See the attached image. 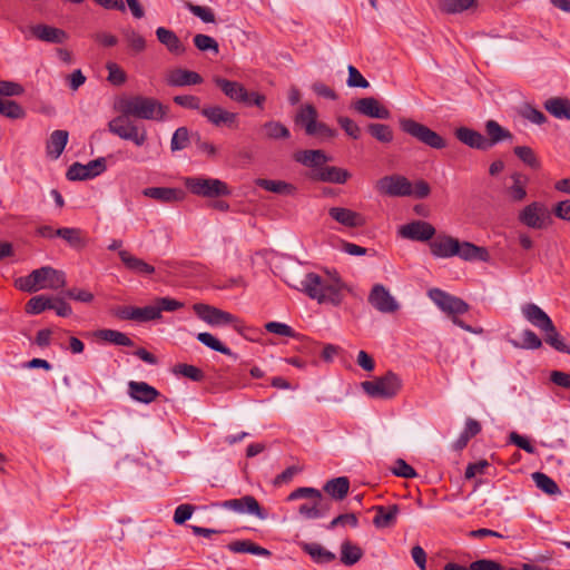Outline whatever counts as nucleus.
I'll use <instances>...</instances> for the list:
<instances>
[{"label": "nucleus", "instance_id": "1", "mask_svg": "<svg viewBox=\"0 0 570 570\" xmlns=\"http://www.w3.org/2000/svg\"><path fill=\"white\" fill-rule=\"evenodd\" d=\"M295 287L320 304L330 303L337 306L343 301L344 285L338 277L324 278L316 273H307L299 286Z\"/></svg>", "mask_w": 570, "mask_h": 570}, {"label": "nucleus", "instance_id": "2", "mask_svg": "<svg viewBox=\"0 0 570 570\" xmlns=\"http://www.w3.org/2000/svg\"><path fill=\"white\" fill-rule=\"evenodd\" d=\"M16 287L22 292L35 293L40 289L58 291L67 284L65 272L51 266H42L33 269L29 275L19 277L14 282Z\"/></svg>", "mask_w": 570, "mask_h": 570}, {"label": "nucleus", "instance_id": "3", "mask_svg": "<svg viewBox=\"0 0 570 570\" xmlns=\"http://www.w3.org/2000/svg\"><path fill=\"white\" fill-rule=\"evenodd\" d=\"M120 112L130 114L131 117L145 120H164L167 107L158 100L144 96H134L122 99L119 105Z\"/></svg>", "mask_w": 570, "mask_h": 570}, {"label": "nucleus", "instance_id": "4", "mask_svg": "<svg viewBox=\"0 0 570 570\" xmlns=\"http://www.w3.org/2000/svg\"><path fill=\"white\" fill-rule=\"evenodd\" d=\"M361 386L368 396L387 400L400 392L402 380L397 374L389 371L383 376L362 382Z\"/></svg>", "mask_w": 570, "mask_h": 570}, {"label": "nucleus", "instance_id": "5", "mask_svg": "<svg viewBox=\"0 0 570 570\" xmlns=\"http://www.w3.org/2000/svg\"><path fill=\"white\" fill-rule=\"evenodd\" d=\"M131 115L121 112L108 122V130L121 139L130 140L136 146L145 145L147 140L146 129L139 127L130 120Z\"/></svg>", "mask_w": 570, "mask_h": 570}, {"label": "nucleus", "instance_id": "6", "mask_svg": "<svg viewBox=\"0 0 570 570\" xmlns=\"http://www.w3.org/2000/svg\"><path fill=\"white\" fill-rule=\"evenodd\" d=\"M193 309L202 321L206 322L207 324H209L212 326L233 324L234 328L239 334L244 333V330H245L244 324H242L238 321V318L229 312L219 309L215 306L204 304V303L194 304Z\"/></svg>", "mask_w": 570, "mask_h": 570}, {"label": "nucleus", "instance_id": "7", "mask_svg": "<svg viewBox=\"0 0 570 570\" xmlns=\"http://www.w3.org/2000/svg\"><path fill=\"white\" fill-rule=\"evenodd\" d=\"M185 187L191 194L206 198L228 196L230 194L227 184L217 178L187 177L185 178Z\"/></svg>", "mask_w": 570, "mask_h": 570}, {"label": "nucleus", "instance_id": "8", "mask_svg": "<svg viewBox=\"0 0 570 570\" xmlns=\"http://www.w3.org/2000/svg\"><path fill=\"white\" fill-rule=\"evenodd\" d=\"M400 127L404 132L431 148L442 149L446 146L445 140L438 132L411 118H401Z\"/></svg>", "mask_w": 570, "mask_h": 570}, {"label": "nucleus", "instance_id": "9", "mask_svg": "<svg viewBox=\"0 0 570 570\" xmlns=\"http://www.w3.org/2000/svg\"><path fill=\"white\" fill-rule=\"evenodd\" d=\"M428 296L444 313L451 315L464 314L469 311V304L462 298L453 296L440 288H431Z\"/></svg>", "mask_w": 570, "mask_h": 570}, {"label": "nucleus", "instance_id": "10", "mask_svg": "<svg viewBox=\"0 0 570 570\" xmlns=\"http://www.w3.org/2000/svg\"><path fill=\"white\" fill-rule=\"evenodd\" d=\"M212 505L216 508L232 510L240 514L247 513L250 515H255L261 520H265L267 518L266 511L261 508L258 501L253 495H245L239 499L215 502Z\"/></svg>", "mask_w": 570, "mask_h": 570}, {"label": "nucleus", "instance_id": "11", "mask_svg": "<svg viewBox=\"0 0 570 570\" xmlns=\"http://www.w3.org/2000/svg\"><path fill=\"white\" fill-rule=\"evenodd\" d=\"M376 190L391 197H406L413 193L411 181L402 175H389L379 179Z\"/></svg>", "mask_w": 570, "mask_h": 570}, {"label": "nucleus", "instance_id": "12", "mask_svg": "<svg viewBox=\"0 0 570 570\" xmlns=\"http://www.w3.org/2000/svg\"><path fill=\"white\" fill-rule=\"evenodd\" d=\"M106 170V160L100 157L94 160H90L88 164L83 165L80 163H73L67 170L66 177L71 181L76 180H86L95 178L96 176L102 174Z\"/></svg>", "mask_w": 570, "mask_h": 570}, {"label": "nucleus", "instance_id": "13", "mask_svg": "<svg viewBox=\"0 0 570 570\" xmlns=\"http://www.w3.org/2000/svg\"><path fill=\"white\" fill-rule=\"evenodd\" d=\"M550 219V214L541 203L533 202L525 206L519 214V220L527 227L542 229Z\"/></svg>", "mask_w": 570, "mask_h": 570}, {"label": "nucleus", "instance_id": "14", "mask_svg": "<svg viewBox=\"0 0 570 570\" xmlns=\"http://www.w3.org/2000/svg\"><path fill=\"white\" fill-rule=\"evenodd\" d=\"M367 299L368 303L381 313H394L400 308V304L397 303V301L382 284H375L372 287Z\"/></svg>", "mask_w": 570, "mask_h": 570}, {"label": "nucleus", "instance_id": "15", "mask_svg": "<svg viewBox=\"0 0 570 570\" xmlns=\"http://www.w3.org/2000/svg\"><path fill=\"white\" fill-rule=\"evenodd\" d=\"M399 234L406 239L428 242L435 235V228L428 222L414 220L401 226Z\"/></svg>", "mask_w": 570, "mask_h": 570}, {"label": "nucleus", "instance_id": "16", "mask_svg": "<svg viewBox=\"0 0 570 570\" xmlns=\"http://www.w3.org/2000/svg\"><path fill=\"white\" fill-rule=\"evenodd\" d=\"M353 107L358 114L370 118L389 119L391 116L390 110L374 97L361 98L354 102Z\"/></svg>", "mask_w": 570, "mask_h": 570}, {"label": "nucleus", "instance_id": "17", "mask_svg": "<svg viewBox=\"0 0 570 570\" xmlns=\"http://www.w3.org/2000/svg\"><path fill=\"white\" fill-rule=\"evenodd\" d=\"M328 215L332 219L348 228L363 227L366 224L362 214L345 207H331Z\"/></svg>", "mask_w": 570, "mask_h": 570}, {"label": "nucleus", "instance_id": "18", "mask_svg": "<svg viewBox=\"0 0 570 570\" xmlns=\"http://www.w3.org/2000/svg\"><path fill=\"white\" fill-rule=\"evenodd\" d=\"M200 114L214 126L234 127L237 114L228 111L220 106H208L200 109Z\"/></svg>", "mask_w": 570, "mask_h": 570}, {"label": "nucleus", "instance_id": "19", "mask_svg": "<svg viewBox=\"0 0 570 570\" xmlns=\"http://www.w3.org/2000/svg\"><path fill=\"white\" fill-rule=\"evenodd\" d=\"M332 500L323 497H315L313 503H303L298 508L299 514L306 519H321L328 515L332 509Z\"/></svg>", "mask_w": 570, "mask_h": 570}, {"label": "nucleus", "instance_id": "20", "mask_svg": "<svg viewBox=\"0 0 570 570\" xmlns=\"http://www.w3.org/2000/svg\"><path fill=\"white\" fill-rule=\"evenodd\" d=\"M521 312L523 317L540 331L543 332L547 328H552L553 322L550 316L537 304L527 303L522 305Z\"/></svg>", "mask_w": 570, "mask_h": 570}, {"label": "nucleus", "instance_id": "21", "mask_svg": "<svg viewBox=\"0 0 570 570\" xmlns=\"http://www.w3.org/2000/svg\"><path fill=\"white\" fill-rule=\"evenodd\" d=\"M29 31L32 37L49 43H63L68 39V35L62 29L48 24L31 26Z\"/></svg>", "mask_w": 570, "mask_h": 570}, {"label": "nucleus", "instance_id": "22", "mask_svg": "<svg viewBox=\"0 0 570 570\" xmlns=\"http://www.w3.org/2000/svg\"><path fill=\"white\" fill-rule=\"evenodd\" d=\"M311 179L332 184H344L351 177V174L343 168L335 166H324L311 174Z\"/></svg>", "mask_w": 570, "mask_h": 570}, {"label": "nucleus", "instance_id": "23", "mask_svg": "<svg viewBox=\"0 0 570 570\" xmlns=\"http://www.w3.org/2000/svg\"><path fill=\"white\" fill-rule=\"evenodd\" d=\"M213 81L230 100L236 101L238 104L246 101L247 89L243 86V83L234 80H228L223 77H215Z\"/></svg>", "mask_w": 570, "mask_h": 570}, {"label": "nucleus", "instance_id": "24", "mask_svg": "<svg viewBox=\"0 0 570 570\" xmlns=\"http://www.w3.org/2000/svg\"><path fill=\"white\" fill-rule=\"evenodd\" d=\"M430 249L435 257H454L458 249V239L449 235H439L431 240Z\"/></svg>", "mask_w": 570, "mask_h": 570}, {"label": "nucleus", "instance_id": "25", "mask_svg": "<svg viewBox=\"0 0 570 570\" xmlns=\"http://www.w3.org/2000/svg\"><path fill=\"white\" fill-rule=\"evenodd\" d=\"M128 394L137 402L149 404L154 402L160 393L146 382L130 381L128 383Z\"/></svg>", "mask_w": 570, "mask_h": 570}, {"label": "nucleus", "instance_id": "26", "mask_svg": "<svg viewBox=\"0 0 570 570\" xmlns=\"http://www.w3.org/2000/svg\"><path fill=\"white\" fill-rule=\"evenodd\" d=\"M455 137L464 145L480 149V150H487L490 148V144L488 142V138H485L481 132L468 128V127H460L455 130Z\"/></svg>", "mask_w": 570, "mask_h": 570}, {"label": "nucleus", "instance_id": "27", "mask_svg": "<svg viewBox=\"0 0 570 570\" xmlns=\"http://www.w3.org/2000/svg\"><path fill=\"white\" fill-rule=\"evenodd\" d=\"M376 512L373 524L377 529L391 528L396 523L397 514L400 512V508L397 504H392L389 507L384 505H374L372 508Z\"/></svg>", "mask_w": 570, "mask_h": 570}, {"label": "nucleus", "instance_id": "28", "mask_svg": "<svg viewBox=\"0 0 570 570\" xmlns=\"http://www.w3.org/2000/svg\"><path fill=\"white\" fill-rule=\"evenodd\" d=\"M455 256L460 257L463 261H480L488 262L490 256L484 247H480L470 242H460L458 239V249L455 252Z\"/></svg>", "mask_w": 570, "mask_h": 570}, {"label": "nucleus", "instance_id": "29", "mask_svg": "<svg viewBox=\"0 0 570 570\" xmlns=\"http://www.w3.org/2000/svg\"><path fill=\"white\" fill-rule=\"evenodd\" d=\"M156 37L157 40L164 45L170 53L176 56L185 53L186 47L174 31L165 27H158L156 29Z\"/></svg>", "mask_w": 570, "mask_h": 570}, {"label": "nucleus", "instance_id": "30", "mask_svg": "<svg viewBox=\"0 0 570 570\" xmlns=\"http://www.w3.org/2000/svg\"><path fill=\"white\" fill-rule=\"evenodd\" d=\"M294 159L306 167L313 168L314 170L324 167V165L330 160L326 154L321 149L298 151L294 155Z\"/></svg>", "mask_w": 570, "mask_h": 570}, {"label": "nucleus", "instance_id": "31", "mask_svg": "<svg viewBox=\"0 0 570 570\" xmlns=\"http://www.w3.org/2000/svg\"><path fill=\"white\" fill-rule=\"evenodd\" d=\"M142 195L160 203H175L184 197L183 190L170 187H148L142 190Z\"/></svg>", "mask_w": 570, "mask_h": 570}, {"label": "nucleus", "instance_id": "32", "mask_svg": "<svg viewBox=\"0 0 570 570\" xmlns=\"http://www.w3.org/2000/svg\"><path fill=\"white\" fill-rule=\"evenodd\" d=\"M69 139L67 130L57 129L52 131L46 144L47 156L51 159H58L63 153Z\"/></svg>", "mask_w": 570, "mask_h": 570}, {"label": "nucleus", "instance_id": "33", "mask_svg": "<svg viewBox=\"0 0 570 570\" xmlns=\"http://www.w3.org/2000/svg\"><path fill=\"white\" fill-rule=\"evenodd\" d=\"M169 86L184 87L190 85H199L203 82V78L199 73L186 69H174L170 71L167 78Z\"/></svg>", "mask_w": 570, "mask_h": 570}, {"label": "nucleus", "instance_id": "34", "mask_svg": "<svg viewBox=\"0 0 570 570\" xmlns=\"http://www.w3.org/2000/svg\"><path fill=\"white\" fill-rule=\"evenodd\" d=\"M302 550L307 553L311 559L316 563H331L336 559L335 553L325 549L323 546L316 542H299Z\"/></svg>", "mask_w": 570, "mask_h": 570}, {"label": "nucleus", "instance_id": "35", "mask_svg": "<svg viewBox=\"0 0 570 570\" xmlns=\"http://www.w3.org/2000/svg\"><path fill=\"white\" fill-rule=\"evenodd\" d=\"M121 262L124 265L138 274H145V275H151L155 273V267L150 264L146 263L145 261L131 255L129 252L122 249L118 253Z\"/></svg>", "mask_w": 570, "mask_h": 570}, {"label": "nucleus", "instance_id": "36", "mask_svg": "<svg viewBox=\"0 0 570 570\" xmlns=\"http://www.w3.org/2000/svg\"><path fill=\"white\" fill-rule=\"evenodd\" d=\"M228 550L234 553H252L255 556L269 557L271 551L252 542L250 540H237L227 546Z\"/></svg>", "mask_w": 570, "mask_h": 570}, {"label": "nucleus", "instance_id": "37", "mask_svg": "<svg viewBox=\"0 0 570 570\" xmlns=\"http://www.w3.org/2000/svg\"><path fill=\"white\" fill-rule=\"evenodd\" d=\"M256 185L267 191L275 194L294 195L296 193V187L294 185L283 180L259 178L256 180Z\"/></svg>", "mask_w": 570, "mask_h": 570}, {"label": "nucleus", "instance_id": "38", "mask_svg": "<svg viewBox=\"0 0 570 570\" xmlns=\"http://www.w3.org/2000/svg\"><path fill=\"white\" fill-rule=\"evenodd\" d=\"M350 489V481L346 476H338L327 481L324 485V491L335 500H343Z\"/></svg>", "mask_w": 570, "mask_h": 570}, {"label": "nucleus", "instance_id": "39", "mask_svg": "<svg viewBox=\"0 0 570 570\" xmlns=\"http://www.w3.org/2000/svg\"><path fill=\"white\" fill-rule=\"evenodd\" d=\"M95 336L99 340L106 341L108 343L119 345V346H132L134 342L130 337H128L125 333L119 332L117 330H98L95 332Z\"/></svg>", "mask_w": 570, "mask_h": 570}, {"label": "nucleus", "instance_id": "40", "mask_svg": "<svg viewBox=\"0 0 570 570\" xmlns=\"http://www.w3.org/2000/svg\"><path fill=\"white\" fill-rule=\"evenodd\" d=\"M544 108L558 119L570 120V100L551 98L544 102Z\"/></svg>", "mask_w": 570, "mask_h": 570}, {"label": "nucleus", "instance_id": "41", "mask_svg": "<svg viewBox=\"0 0 570 570\" xmlns=\"http://www.w3.org/2000/svg\"><path fill=\"white\" fill-rule=\"evenodd\" d=\"M317 110L313 105H305L298 111L295 121L305 128L306 134H312L315 122L317 121Z\"/></svg>", "mask_w": 570, "mask_h": 570}, {"label": "nucleus", "instance_id": "42", "mask_svg": "<svg viewBox=\"0 0 570 570\" xmlns=\"http://www.w3.org/2000/svg\"><path fill=\"white\" fill-rule=\"evenodd\" d=\"M56 234L73 248H81L86 245L82 230L79 228L61 227L56 230Z\"/></svg>", "mask_w": 570, "mask_h": 570}, {"label": "nucleus", "instance_id": "43", "mask_svg": "<svg viewBox=\"0 0 570 570\" xmlns=\"http://www.w3.org/2000/svg\"><path fill=\"white\" fill-rule=\"evenodd\" d=\"M485 131L489 136L488 142L490 144V147L502 140L512 138V134L500 126L495 120H488L485 122Z\"/></svg>", "mask_w": 570, "mask_h": 570}, {"label": "nucleus", "instance_id": "44", "mask_svg": "<svg viewBox=\"0 0 570 570\" xmlns=\"http://www.w3.org/2000/svg\"><path fill=\"white\" fill-rule=\"evenodd\" d=\"M363 556L362 549L346 540L341 544V562L345 566H353L360 561Z\"/></svg>", "mask_w": 570, "mask_h": 570}, {"label": "nucleus", "instance_id": "45", "mask_svg": "<svg viewBox=\"0 0 570 570\" xmlns=\"http://www.w3.org/2000/svg\"><path fill=\"white\" fill-rule=\"evenodd\" d=\"M532 480L537 488L548 495H557L561 493L557 482L543 472L532 473Z\"/></svg>", "mask_w": 570, "mask_h": 570}, {"label": "nucleus", "instance_id": "46", "mask_svg": "<svg viewBox=\"0 0 570 570\" xmlns=\"http://www.w3.org/2000/svg\"><path fill=\"white\" fill-rule=\"evenodd\" d=\"M52 296L37 295L31 297L26 304V312L31 315H38L52 307Z\"/></svg>", "mask_w": 570, "mask_h": 570}, {"label": "nucleus", "instance_id": "47", "mask_svg": "<svg viewBox=\"0 0 570 570\" xmlns=\"http://www.w3.org/2000/svg\"><path fill=\"white\" fill-rule=\"evenodd\" d=\"M26 116L27 111L20 104L9 98H2V117L20 120L24 119Z\"/></svg>", "mask_w": 570, "mask_h": 570}, {"label": "nucleus", "instance_id": "48", "mask_svg": "<svg viewBox=\"0 0 570 570\" xmlns=\"http://www.w3.org/2000/svg\"><path fill=\"white\" fill-rule=\"evenodd\" d=\"M476 4V0H441V11L450 14L461 13Z\"/></svg>", "mask_w": 570, "mask_h": 570}, {"label": "nucleus", "instance_id": "49", "mask_svg": "<svg viewBox=\"0 0 570 570\" xmlns=\"http://www.w3.org/2000/svg\"><path fill=\"white\" fill-rule=\"evenodd\" d=\"M197 340L205 346L212 348L213 351H216L222 354L233 356L234 358H236V355L230 351V348L225 346L218 338H216L210 333H207V332L199 333L197 335Z\"/></svg>", "mask_w": 570, "mask_h": 570}, {"label": "nucleus", "instance_id": "50", "mask_svg": "<svg viewBox=\"0 0 570 570\" xmlns=\"http://www.w3.org/2000/svg\"><path fill=\"white\" fill-rule=\"evenodd\" d=\"M510 344L515 348L538 350L542 346L540 337L531 330H525L522 333V342L509 340Z\"/></svg>", "mask_w": 570, "mask_h": 570}, {"label": "nucleus", "instance_id": "51", "mask_svg": "<svg viewBox=\"0 0 570 570\" xmlns=\"http://www.w3.org/2000/svg\"><path fill=\"white\" fill-rule=\"evenodd\" d=\"M122 36H124L129 49L135 55L140 53L146 49V40L136 30H134L131 28L125 29L122 31Z\"/></svg>", "mask_w": 570, "mask_h": 570}, {"label": "nucleus", "instance_id": "52", "mask_svg": "<svg viewBox=\"0 0 570 570\" xmlns=\"http://www.w3.org/2000/svg\"><path fill=\"white\" fill-rule=\"evenodd\" d=\"M265 136L269 139H287L291 132L286 126L279 121H267L263 125Z\"/></svg>", "mask_w": 570, "mask_h": 570}, {"label": "nucleus", "instance_id": "53", "mask_svg": "<svg viewBox=\"0 0 570 570\" xmlns=\"http://www.w3.org/2000/svg\"><path fill=\"white\" fill-rule=\"evenodd\" d=\"M546 334L544 341L556 351L570 354V346L564 343L563 338L558 333L554 324H552V328H547L543 331Z\"/></svg>", "mask_w": 570, "mask_h": 570}, {"label": "nucleus", "instance_id": "54", "mask_svg": "<svg viewBox=\"0 0 570 570\" xmlns=\"http://www.w3.org/2000/svg\"><path fill=\"white\" fill-rule=\"evenodd\" d=\"M367 131L380 142L389 144L393 140V131L389 125L385 124H370Z\"/></svg>", "mask_w": 570, "mask_h": 570}, {"label": "nucleus", "instance_id": "55", "mask_svg": "<svg viewBox=\"0 0 570 570\" xmlns=\"http://www.w3.org/2000/svg\"><path fill=\"white\" fill-rule=\"evenodd\" d=\"M514 155L527 166L532 169H538L540 167V161L537 158L532 148L528 146H517L513 149Z\"/></svg>", "mask_w": 570, "mask_h": 570}, {"label": "nucleus", "instance_id": "56", "mask_svg": "<svg viewBox=\"0 0 570 570\" xmlns=\"http://www.w3.org/2000/svg\"><path fill=\"white\" fill-rule=\"evenodd\" d=\"M159 318L160 314H158V307H156V303L145 307H134V321L136 322L145 323Z\"/></svg>", "mask_w": 570, "mask_h": 570}, {"label": "nucleus", "instance_id": "57", "mask_svg": "<svg viewBox=\"0 0 570 570\" xmlns=\"http://www.w3.org/2000/svg\"><path fill=\"white\" fill-rule=\"evenodd\" d=\"M519 115L535 125H542L547 121L544 114L529 104H524L519 108Z\"/></svg>", "mask_w": 570, "mask_h": 570}, {"label": "nucleus", "instance_id": "58", "mask_svg": "<svg viewBox=\"0 0 570 570\" xmlns=\"http://www.w3.org/2000/svg\"><path fill=\"white\" fill-rule=\"evenodd\" d=\"M265 328L267 332L277 334L281 336L292 337V338H304L303 335L296 333L289 325L279 322H268L265 324Z\"/></svg>", "mask_w": 570, "mask_h": 570}, {"label": "nucleus", "instance_id": "59", "mask_svg": "<svg viewBox=\"0 0 570 570\" xmlns=\"http://www.w3.org/2000/svg\"><path fill=\"white\" fill-rule=\"evenodd\" d=\"M189 144V130L186 127H179L173 134L170 149L173 153L187 148Z\"/></svg>", "mask_w": 570, "mask_h": 570}, {"label": "nucleus", "instance_id": "60", "mask_svg": "<svg viewBox=\"0 0 570 570\" xmlns=\"http://www.w3.org/2000/svg\"><path fill=\"white\" fill-rule=\"evenodd\" d=\"M173 371L175 374L183 375L194 382H200L205 376L200 368L189 364H177Z\"/></svg>", "mask_w": 570, "mask_h": 570}, {"label": "nucleus", "instance_id": "61", "mask_svg": "<svg viewBox=\"0 0 570 570\" xmlns=\"http://www.w3.org/2000/svg\"><path fill=\"white\" fill-rule=\"evenodd\" d=\"M194 45L199 51H213L218 53V42L210 36L198 33L194 37Z\"/></svg>", "mask_w": 570, "mask_h": 570}, {"label": "nucleus", "instance_id": "62", "mask_svg": "<svg viewBox=\"0 0 570 570\" xmlns=\"http://www.w3.org/2000/svg\"><path fill=\"white\" fill-rule=\"evenodd\" d=\"M185 7L189 12H191L194 16L199 18L203 22H205V23H214L215 22V14L210 8L194 4L191 2H186Z\"/></svg>", "mask_w": 570, "mask_h": 570}, {"label": "nucleus", "instance_id": "63", "mask_svg": "<svg viewBox=\"0 0 570 570\" xmlns=\"http://www.w3.org/2000/svg\"><path fill=\"white\" fill-rule=\"evenodd\" d=\"M511 178L513 180V185L509 188L510 197L514 202H521L527 196L524 184L521 181L522 175L514 173L511 175Z\"/></svg>", "mask_w": 570, "mask_h": 570}, {"label": "nucleus", "instance_id": "64", "mask_svg": "<svg viewBox=\"0 0 570 570\" xmlns=\"http://www.w3.org/2000/svg\"><path fill=\"white\" fill-rule=\"evenodd\" d=\"M156 307H158V314L161 315V312H175L185 306V304L180 301L171 298L169 296L158 297L155 299Z\"/></svg>", "mask_w": 570, "mask_h": 570}]
</instances>
